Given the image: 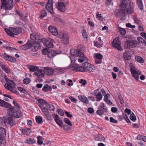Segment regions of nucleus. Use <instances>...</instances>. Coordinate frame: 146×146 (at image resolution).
<instances>
[{"label":"nucleus","mask_w":146,"mask_h":146,"mask_svg":"<svg viewBox=\"0 0 146 146\" xmlns=\"http://www.w3.org/2000/svg\"><path fill=\"white\" fill-rule=\"evenodd\" d=\"M13 103L15 107H11V106L9 107L7 110V113L10 116L13 117L19 118L22 115L21 111L19 110V106L15 101H13Z\"/></svg>","instance_id":"f03ea898"},{"label":"nucleus","mask_w":146,"mask_h":146,"mask_svg":"<svg viewBox=\"0 0 146 146\" xmlns=\"http://www.w3.org/2000/svg\"><path fill=\"white\" fill-rule=\"evenodd\" d=\"M36 120L38 123H41L42 122V118L40 116H36Z\"/></svg>","instance_id":"de8ad7c7"},{"label":"nucleus","mask_w":146,"mask_h":146,"mask_svg":"<svg viewBox=\"0 0 146 146\" xmlns=\"http://www.w3.org/2000/svg\"><path fill=\"white\" fill-rule=\"evenodd\" d=\"M5 124L6 122L4 119L2 118H0V126L5 125Z\"/></svg>","instance_id":"3c124183"},{"label":"nucleus","mask_w":146,"mask_h":146,"mask_svg":"<svg viewBox=\"0 0 146 146\" xmlns=\"http://www.w3.org/2000/svg\"><path fill=\"white\" fill-rule=\"evenodd\" d=\"M2 56L4 58L7 60V59L8 58V57H9V56L5 53L2 54Z\"/></svg>","instance_id":"338daca9"},{"label":"nucleus","mask_w":146,"mask_h":146,"mask_svg":"<svg viewBox=\"0 0 146 146\" xmlns=\"http://www.w3.org/2000/svg\"><path fill=\"white\" fill-rule=\"evenodd\" d=\"M1 9L5 10L11 9L13 6V0H1Z\"/></svg>","instance_id":"7ed1b4c3"},{"label":"nucleus","mask_w":146,"mask_h":146,"mask_svg":"<svg viewBox=\"0 0 146 146\" xmlns=\"http://www.w3.org/2000/svg\"><path fill=\"white\" fill-rule=\"evenodd\" d=\"M18 89L19 90V91H20V92H23L24 94L26 93V90H25V89L23 88L22 87H19L18 88Z\"/></svg>","instance_id":"bf43d9fd"},{"label":"nucleus","mask_w":146,"mask_h":146,"mask_svg":"<svg viewBox=\"0 0 146 146\" xmlns=\"http://www.w3.org/2000/svg\"><path fill=\"white\" fill-rule=\"evenodd\" d=\"M34 74L38 78H42L44 76L45 72L44 70L39 68L35 72Z\"/></svg>","instance_id":"dca6fc26"},{"label":"nucleus","mask_w":146,"mask_h":146,"mask_svg":"<svg viewBox=\"0 0 146 146\" xmlns=\"http://www.w3.org/2000/svg\"><path fill=\"white\" fill-rule=\"evenodd\" d=\"M69 36L66 33L63 34V35L60 36V38L61 39L62 42L65 45H66L69 42Z\"/></svg>","instance_id":"4468645a"},{"label":"nucleus","mask_w":146,"mask_h":146,"mask_svg":"<svg viewBox=\"0 0 146 146\" xmlns=\"http://www.w3.org/2000/svg\"><path fill=\"white\" fill-rule=\"evenodd\" d=\"M58 9L60 11L64 12L66 10V5L65 3L62 2H58Z\"/></svg>","instance_id":"f3484780"},{"label":"nucleus","mask_w":146,"mask_h":146,"mask_svg":"<svg viewBox=\"0 0 146 146\" xmlns=\"http://www.w3.org/2000/svg\"><path fill=\"white\" fill-rule=\"evenodd\" d=\"M102 60L98 59L95 58V62L96 64H100L102 63Z\"/></svg>","instance_id":"774afa93"},{"label":"nucleus","mask_w":146,"mask_h":146,"mask_svg":"<svg viewBox=\"0 0 146 146\" xmlns=\"http://www.w3.org/2000/svg\"><path fill=\"white\" fill-rule=\"evenodd\" d=\"M2 69H3L6 73L7 74H8L10 72V71L5 66L3 67L2 68Z\"/></svg>","instance_id":"052dcab7"},{"label":"nucleus","mask_w":146,"mask_h":146,"mask_svg":"<svg viewBox=\"0 0 146 146\" xmlns=\"http://www.w3.org/2000/svg\"><path fill=\"white\" fill-rule=\"evenodd\" d=\"M79 99L83 102L88 104L89 103V101L87 98L84 96L80 95L78 96Z\"/></svg>","instance_id":"393cba45"},{"label":"nucleus","mask_w":146,"mask_h":146,"mask_svg":"<svg viewBox=\"0 0 146 146\" xmlns=\"http://www.w3.org/2000/svg\"><path fill=\"white\" fill-rule=\"evenodd\" d=\"M42 41L45 46L48 48H53L54 45L53 42V40L50 38L43 39Z\"/></svg>","instance_id":"1a4fd4ad"},{"label":"nucleus","mask_w":146,"mask_h":146,"mask_svg":"<svg viewBox=\"0 0 146 146\" xmlns=\"http://www.w3.org/2000/svg\"><path fill=\"white\" fill-rule=\"evenodd\" d=\"M58 53L55 51L52 50L50 52H49L48 54V57L50 58H52L54 56H55Z\"/></svg>","instance_id":"c85d7f7f"},{"label":"nucleus","mask_w":146,"mask_h":146,"mask_svg":"<svg viewBox=\"0 0 146 146\" xmlns=\"http://www.w3.org/2000/svg\"><path fill=\"white\" fill-rule=\"evenodd\" d=\"M45 72V74L48 76H51L53 74L54 70L52 68L48 67L43 68Z\"/></svg>","instance_id":"2eb2a0df"},{"label":"nucleus","mask_w":146,"mask_h":146,"mask_svg":"<svg viewBox=\"0 0 146 146\" xmlns=\"http://www.w3.org/2000/svg\"><path fill=\"white\" fill-rule=\"evenodd\" d=\"M40 108L41 109L42 112L45 114L47 118L49 120H50V117L49 115V112L48 110L45 107H43L41 105H39Z\"/></svg>","instance_id":"a211bd4d"},{"label":"nucleus","mask_w":146,"mask_h":146,"mask_svg":"<svg viewBox=\"0 0 146 146\" xmlns=\"http://www.w3.org/2000/svg\"><path fill=\"white\" fill-rule=\"evenodd\" d=\"M113 46L116 48L118 50L121 51L122 49L121 47V42L119 40V37H117L113 39L112 42Z\"/></svg>","instance_id":"6e6552de"},{"label":"nucleus","mask_w":146,"mask_h":146,"mask_svg":"<svg viewBox=\"0 0 146 146\" xmlns=\"http://www.w3.org/2000/svg\"><path fill=\"white\" fill-rule=\"evenodd\" d=\"M118 99L120 101V102L121 104L123 103L124 101L123 98L121 95L118 94Z\"/></svg>","instance_id":"13d9d810"},{"label":"nucleus","mask_w":146,"mask_h":146,"mask_svg":"<svg viewBox=\"0 0 146 146\" xmlns=\"http://www.w3.org/2000/svg\"><path fill=\"white\" fill-rule=\"evenodd\" d=\"M120 5L121 9L116 11L115 15L117 17H124L127 13L131 14L133 11V5L129 0H123Z\"/></svg>","instance_id":"f257e3e1"},{"label":"nucleus","mask_w":146,"mask_h":146,"mask_svg":"<svg viewBox=\"0 0 146 146\" xmlns=\"http://www.w3.org/2000/svg\"><path fill=\"white\" fill-rule=\"evenodd\" d=\"M82 66L84 68L85 71L87 70L90 72H93L95 68L94 66L86 62L83 63L82 64Z\"/></svg>","instance_id":"9d476101"},{"label":"nucleus","mask_w":146,"mask_h":146,"mask_svg":"<svg viewBox=\"0 0 146 146\" xmlns=\"http://www.w3.org/2000/svg\"><path fill=\"white\" fill-rule=\"evenodd\" d=\"M123 58L126 60H129L131 58V56L129 51L126 50L125 52L123 54Z\"/></svg>","instance_id":"5701e85b"},{"label":"nucleus","mask_w":146,"mask_h":146,"mask_svg":"<svg viewBox=\"0 0 146 146\" xmlns=\"http://www.w3.org/2000/svg\"><path fill=\"white\" fill-rule=\"evenodd\" d=\"M38 67L33 65H31L29 67L30 71L31 72H36L38 69Z\"/></svg>","instance_id":"c756f323"},{"label":"nucleus","mask_w":146,"mask_h":146,"mask_svg":"<svg viewBox=\"0 0 146 146\" xmlns=\"http://www.w3.org/2000/svg\"><path fill=\"white\" fill-rule=\"evenodd\" d=\"M6 135L5 129L0 127V137H4Z\"/></svg>","instance_id":"7c9ffc66"},{"label":"nucleus","mask_w":146,"mask_h":146,"mask_svg":"<svg viewBox=\"0 0 146 146\" xmlns=\"http://www.w3.org/2000/svg\"><path fill=\"white\" fill-rule=\"evenodd\" d=\"M137 44L136 41L128 40L125 42L124 47L125 49H129L136 46Z\"/></svg>","instance_id":"0eeeda50"},{"label":"nucleus","mask_w":146,"mask_h":146,"mask_svg":"<svg viewBox=\"0 0 146 146\" xmlns=\"http://www.w3.org/2000/svg\"><path fill=\"white\" fill-rule=\"evenodd\" d=\"M7 123L11 126H13L16 124L15 122L11 117H8L6 120Z\"/></svg>","instance_id":"b1692460"},{"label":"nucleus","mask_w":146,"mask_h":146,"mask_svg":"<svg viewBox=\"0 0 146 146\" xmlns=\"http://www.w3.org/2000/svg\"><path fill=\"white\" fill-rule=\"evenodd\" d=\"M112 0H106L105 2V5L107 6L109 5L112 2Z\"/></svg>","instance_id":"69168bd1"},{"label":"nucleus","mask_w":146,"mask_h":146,"mask_svg":"<svg viewBox=\"0 0 146 146\" xmlns=\"http://www.w3.org/2000/svg\"><path fill=\"white\" fill-rule=\"evenodd\" d=\"M130 118L131 120L133 121H135L136 120V117L133 113L130 115Z\"/></svg>","instance_id":"09e8293b"},{"label":"nucleus","mask_w":146,"mask_h":146,"mask_svg":"<svg viewBox=\"0 0 146 146\" xmlns=\"http://www.w3.org/2000/svg\"><path fill=\"white\" fill-rule=\"evenodd\" d=\"M64 121L66 123H67L68 125L71 126H72V125L71 122L68 118H64Z\"/></svg>","instance_id":"49530a36"},{"label":"nucleus","mask_w":146,"mask_h":146,"mask_svg":"<svg viewBox=\"0 0 146 146\" xmlns=\"http://www.w3.org/2000/svg\"><path fill=\"white\" fill-rule=\"evenodd\" d=\"M46 106L47 108L50 110L54 111L55 110V108L54 106L52 104H49L46 103Z\"/></svg>","instance_id":"72a5a7b5"},{"label":"nucleus","mask_w":146,"mask_h":146,"mask_svg":"<svg viewBox=\"0 0 146 146\" xmlns=\"http://www.w3.org/2000/svg\"><path fill=\"white\" fill-rule=\"evenodd\" d=\"M53 117L54 119V120L56 123L61 127H63V122L60 119V117L57 114L54 115Z\"/></svg>","instance_id":"aec40b11"},{"label":"nucleus","mask_w":146,"mask_h":146,"mask_svg":"<svg viewBox=\"0 0 146 146\" xmlns=\"http://www.w3.org/2000/svg\"><path fill=\"white\" fill-rule=\"evenodd\" d=\"M82 33L84 40L85 42H87L88 41V36L86 30H82Z\"/></svg>","instance_id":"4be33fe9"},{"label":"nucleus","mask_w":146,"mask_h":146,"mask_svg":"<svg viewBox=\"0 0 146 146\" xmlns=\"http://www.w3.org/2000/svg\"><path fill=\"white\" fill-rule=\"evenodd\" d=\"M48 50L47 49V48H44L42 51V53L43 54L46 55V54H48L49 53Z\"/></svg>","instance_id":"0e129e2a"},{"label":"nucleus","mask_w":146,"mask_h":146,"mask_svg":"<svg viewBox=\"0 0 146 146\" xmlns=\"http://www.w3.org/2000/svg\"><path fill=\"white\" fill-rule=\"evenodd\" d=\"M100 92L99 91V90H95L92 93V94L93 95L96 96L98 94H100Z\"/></svg>","instance_id":"6e6d98bb"},{"label":"nucleus","mask_w":146,"mask_h":146,"mask_svg":"<svg viewBox=\"0 0 146 146\" xmlns=\"http://www.w3.org/2000/svg\"><path fill=\"white\" fill-rule=\"evenodd\" d=\"M31 39L33 40H38V36L36 35V34L33 33L32 34H31Z\"/></svg>","instance_id":"a18cd8bd"},{"label":"nucleus","mask_w":146,"mask_h":146,"mask_svg":"<svg viewBox=\"0 0 146 146\" xmlns=\"http://www.w3.org/2000/svg\"><path fill=\"white\" fill-rule=\"evenodd\" d=\"M94 56L95 57V58L98 59L102 60L103 56L101 54L98 53H95L94 54Z\"/></svg>","instance_id":"c03bdc74"},{"label":"nucleus","mask_w":146,"mask_h":146,"mask_svg":"<svg viewBox=\"0 0 146 146\" xmlns=\"http://www.w3.org/2000/svg\"><path fill=\"white\" fill-rule=\"evenodd\" d=\"M9 84H5L4 86L5 88L8 90L12 91L15 89L16 87V84L13 81H11Z\"/></svg>","instance_id":"f8f14e48"},{"label":"nucleus","mask_w":146,"mask_h":146,"mask_svg":"<svg viewBox=\"0 0 146 146\" xmlns=\"http://www.w3.org/2000/svg\"><path fill=\"white\" fill-rule=\"evenodd\" d=\"M70 53L72 55L74 56L77 58V60L79 62L82 63L84 61V56L80 50L72 49L70 50Z\"/></svg>","instance_id":"20e7f679"},{"label":"nucleus","mask_w":146,"mask_h":146,"mask_svg":"<svg viewBox=\"0 0 146 146\" xmlns=\"http://www.w3.org/2000/svg\"><path fill=\"white\" fill-rule=\"evenodd\" d=\"M51 89V87L50 86H49L48 84H46L44 86L42 90L44 91L47 92L50 90Z\"/></svg>","instance_id":"e433bc0d"},{"label":"nucleus","mask_w":146,"mask_h":146,"mask_svg":"<svg viewBox=\"0 0 146 146\" xmlns=\"http://www.w3.org/2000/svg\"><path fill=\"white\" fill-rule=\"evenodd\" d=\"M22 132L24 134L28 135L31 133V130L30 128L24 129L22 130Z\"/></svg>","instance_id":"2f4dec72"},{"label":"nucleus","mask_w":146,"mask_h":146,"mask_svg":"<svg viewBox=\"0 0 146 146\" xmlns=\"http://www.w3.org/2000/svg\"><path fill=\"white\" fill-rule=\"evenodd\" d=\"M119 31L120 33L122 35H124L125 34V30L124 29L120 28L119 29Z\"/></svg>","instance_id":"864d4df0"},{"label":"nucleus","mask_w":146,"mask_h":146,"mask_svg":"<svg viewBox=\"0 0 146 146\" xmlns=\"http://www.w3.org/2000/svg\"><path fill=\"white\" fill-rule=\"evenodd\" d=\"M47 15V13L45 10H43L41 13V15L40 16V18L42 19Z\"/></svg>","instance_id":"79ce46f5"},{"label":"nucleus","mask_w":146,"mask_h":146,"mask_svg":"<svg viewBox=\"0 0 146 146\" xmlns=\"http://www.w3.org/2000/svg\"><path fill=\"white\" fill-rule=\"evenodd\" d=\"M37 101L38 102L41 104V105H41L42 106V104H44L46 106V103H47V102L45 100L42 99H38Z\"/></svg>","instance_id":"37998d69"},{"label":"nucleus","mask_w":146,"mask_h":146,"mask_svg":"<svg viewBox=\"0 0 146 146\" xmlns=\"http://www.w3.org/2000/svg\"><path fill=\"white\" fill-rule=\"evenodd\" d=\"M0 106L8 108L11 106V105L9 103L0 99Z\"/></svg>","instance_id":"412c9836"},{"label":"nucleus","mask_w":146,"mask_h":146,"mask_svg":"<svg viewBox=\"0 0 146 146\" xmlns=\"http://www.w3.org/2000/svg\"><path fill=\"white\" fill-rule=\"evenodd\" d=\"M4 30L8 35L12 37H14L15 35H17L22 32L21 29L19 28H13L10 27L8 29L5 28Z\"/></svg>","instance_id":"39448f33"},{"label":"nucleus","mask_w":146,"mask_h":146,"mask_svg":"<svg viewBox=\"0 0 146 146\" xmlns=\"http://www.w3.org/2000/svg\"><path fill=\"white\" fill-rule=\"evenodd\" d=\"M95 139L96 141H104L105 140V138L103 136L98 134L96 135Z\"/></svg>","instance_id":"a878e982"},{"label":"nucleus","mask_w":146,"mask_h":146,"mask_svg":"<svg viewBox=\"0 0 146 146\" xmlns=\"http://www.w3.org/2000/svg\"><path fill=\"white\" fill-rule=\"evenodd\" d=\"M135 60L136 61L141 63H143L144 62V61L142 58L139 56H136L135 57Z\"/></svg>","instance_id":"4c0bfd02"},{"label":"nucleus","mask_w":146,"mask_h":146,"mask_svg":"<svg viewBox=\"0 0 146 146\" xmlns=\"http://www.w3.org/2000/svg\"><path fill=\"white\" fill-rule=\"evenodd\" d=\"M35 141L33 138H29L27 139L25 141L26 143L29 144H32L35 143Z\"/></svg>","instance_id":"c9c22d12"},{"label":"nucleus","mask_w":146,"mask_h":146,"mask_svg":"<svg viewBox=\"0 0 146 146\" xmlns=\"http://www.w3.org/2000/svg\"><path fill=\"white\" fill-rule=\"evenodd\" d=\"M6 141L4 137H0V146H5Z\"/></svg>","instance_id":"473e14b6"},{"label":"nucleus","mask_w":146,"mask_h":146,"mask_svg":"<svg viewBox=\"0 0 146 146\" xmlns=\"http://www.w3.org/2000/svg\"><path fill=\"white\" fill-rule=\"evenodd\" d=\"M136 2L139 8L141 10H142L143 9V5L142 0H136Z\"/></svg>","instance_id":"cd10ccee"},{"label":"nucleus","mask_w":146,"mask_h":146,"mask_svg":"<svg viewBox=\"0 0 146 146\" xmlns=\"http://www.w3.org/2000/svg\"><path fill=\"white\" fill-rule=\"evenodd\" d=\"M94 45L98 47H101L102 46V44L100 43H99L97 42H95L94 41Z\"/></svg>","instance_id":"4d7b16f0"},{"label":"nucleus","mask_w":146,"mask_h":146,"mask_svg":"<svg viewBox=\"0 0 146 146\" xmlns=\"http://www.w3.org/2000/svg\"><path fill=\"white\" fill-rule=\"evenodd\" d=\"M96 101L97 102L100 101L102 99L103 96L101 92L96 96Z\"/></svg>","instance_id":"ea45409f"},{"label":"nucleus","mask_w":146,"mask_h":146,"mask_svg":"<svg viewBox=\"0 0 146 146\" xmlns=\"http://www.w3.org/2000/svg\"><path fill=\"white\" fill-rule=\"evenodd\" d=\"M46 7L47 11L51 14H54L52 1L48 0Z\"/></svg>","instance_id":"ddd939ff"},{"label":"nucleus","mask_w":146,"mask_h":146,"mask_svg":"<svg viewBox=\"0 0 146 146\" xmlns=\"http://www.w3.org/2000/svg\"><path fill=\"white\" fill-rule=\"evenodd\" d=\"M20 48L21 50H27L29 49L27 44L20 46Z\"/></svg>","instance_id":"8fccbe9b"},{"label":"nucleus","mask_w":146,"mask_h":146,"mask_svg":"<svg viewBox=\"0 0 146 146\" xmlns=\"http://www.w3.org/2000/svg\"><path fill=\"white\" fill-rule=\"evenodd\" d=\"M72 71H74L77 72L80 71L81 72H85L84 68L82 66H78L75 68L72 69Z\"/></svg>","instance_id":"bb28decb"},{"label":"nucleus","mask_w":146,"mask_h":146,"mask_svg":"<svg viewBox=\"0 0 146 146\" xmlns=\"http://www.w3.org/2000/svg\"><path fill=\"white\" fill-rule=\"evenodd\" d=\"M7 60L10 62H14L16 61V60L15 58L14 57L11 56H9Z\"/></svg>","instance_id":"603ef678"},{"label":"nucleus","mask_w":146,"mask_h":146,"mask_svg":"<svg viewBox=\"0 0 146 146\" xmlns=\"http://www.w3.org/2000/svg\"><path fill=\"white\" fill-rule=\"evenodd\" d=\"M4 78L5 79V80L7 82V84H9V82L11 81H12L13 80H9L8 78H7V76L6 75H4Z\"/></svg>","instance_id":"680f3d73"},{"label":"nucleus","mask_w":146,"mask_h":146,"mask_svg":"<svg viewBox=\"0 0 146 146\" xmlns=\"http://www.w3.org/2000/svg\"><path fill=\"white\" fill-rule=\"evenodd\" d=\"M100 107L101 109L103 110L104 111L108 112V109L104 103H100Z\"/></svg>","instance_id":"f704fd0d"},{"label":"nucleus","mask_w":146,"mask_h":146,"mask_svg":"<svg viewBox=\"0 0 146 146\" xmlns=\"http://www.w3.org/2000/svg\"><path fill=\"white\" fill-rule=\"evenodd\" d=\"M129 66L130 67V71L133 76L136 80H138L139 78V75L141 74V72L137 70L136 69L133 64L132 63H130Z\"/></svg>","instance_id":"423d86ee"},{"label":"nucleus","mask_w":146,"mask_h":146,"mask_svg":"<svg viewBox=\"0 0 146 146\" xmlns=\"http://www.w3.org/2000/svg\"><path fill=\"white\" fill-rule=\"evenodd\" d=\"M137 40L140 43H142L143 45H146V41L141 37H138Z\"/></svg>","instance_id":"58836bf2"},{"label":"nucleus","mask_w":146,"mask_h":146,"mask_svg":"<svg viewBox=\"0 0 146 146\" xmlns=\"http://www.w3.org/2000/svg\"><path fill=\"white\" fill-rule=\"evenodd\" d=\"M48 30L53 35L56 36L58 34L57 30L54 27L50 26L48 27Z\"/></svg>","instance_id":"6ab92c4d"},{"label":"nucleus","mask_w":146,"mask_h":146,"mask_svg":"<svg viewBox=\"0 0 146 146\" xmlns=\"http://www.w3.org/2000/svg\"><path fill=\"white\" fill-rule=\"evenodd\" d=\"M30 80L29 78H27L23 80V83L25 84H28L30 82Z\"/></svg>","instance_id":"5fc2aeb1"},{"label":"nucleus","mask_w":146,"mask_h":146,"mask_svg":"<svg viewBox=\"0 0 146 146\" xmlns=\"http://www.w3.org/2000/svg\"><path fill=\"white\" fill-rule=\"evenodd\" d=\"M107 112L104 111L103 110L100 109L96 111V113L100 115H102L104 114V113H106Z\"/></svg>","instance_id":"a19ab883"},{"label":"nucleus","mask_w":146,"mask_h":146,"mask_svg":"<svg viewBox=\"0 0 146 146\" xmlns=\"http://www.w3.org/2000/svg\"><path fill=\"white\" fill-rule=\"evenodd\" d=\"M71 60V63L69 67H67L65 68L67 69L70 68H73L77 66L78 65L76 64L75 62L77 60V58L74 56H72L70 57Z\"/></svg>","instance_id":"9b49d317"},{"label":"nucleus","mask_w":146,"mask_h":146,"mask_svg":"<svg viewBox=\"0 0 146 146\" xmlns=\"http://www.w3.org/2000/svg\"><path fill=\"white\" fill-rule=\"evenodd\" d=\"M110 121L111 122L114 123H117V121L115 119H114L113 117H111L110 118Z\"/></svg>","instance_id":"e2e57ef3"}]
</instances>
